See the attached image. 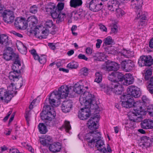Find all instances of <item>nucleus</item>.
<instances>
[{"mask_svg":"<svg viewBox=\"0 0 153 153\" xmlns=\"http://www.w3.org/2000/svg\"><path fill=\"white\" fill-rule=\"evenodd\" d=\"M69 88L67 85H62L58 91H54L51 93L49 99L45 101L43 107L42 112L40 114L42 119L45 124L49 126L53 125L52 119L56 115V113L53 106H58L60 103V99L66 98L68 97Z\"/></svg>","mask_w":153,"mask_h":153,"instance_id":"nucleus-1","label":"nucleus"},{"mask_svg":"<svg viewBox=\"0 0 153 153\" xmlns=\"http://www.w3.org/2000/svg\"><path fill=\"white\" fill-rule=\"evenodd\" d=\"M141 103L139 101L134 102V99L129 97L127 101H123L122 106L126 108H129L134 106L133 111H130L128 114L129 120L133 122H138L142 120L141 113L142 112Z\"/></svg>","mask_w":153,"mask_h":153,"instance_id":"nucleus-2","label":"nucleus"},{"mask_svg":"<svg viewBox=\"0 0 153 153\" xmlns=\"http://www.w3.org/2000/svg\"><path fill=\"white\" fill-rule=\"evenodd\" d=\"M79 102L82 105L86 107H90L91 109L97 110L98 108V103L96 101L94 96L88 92H84L79 98Z\"/></svg>","mask_w":153,"mask_h":153,"instance_id":"nucleus-3","label":"nucleus"},{"mask_svg":"<svg viewBox=\"0 0 153 153\" xmlns=\"http://www.w3.org/2000/svg\"><path fill=\"white\" fill-rule=\"evenodd\" d=\"M102 90L108 95H110L113 92L117 95L121 94L123 90L121 84L117 81L111 82L110 86L107 85H103L102 86Z\"/></svg>","mask_w":153,"mask_h":153,"instance_id":"nucleus-4","label":"nucleus"},{"mask_svg":"<svg viewBox=\"0 0 153 153\" xmlns=\"http://www.w3.org/2000/svg\"><path fill=\"white\" fill-rule=\"evenodd\" d=\"M14 60L15 61L12 66L13 71L10 72L9 75V79L13 81H18L21 77V74L22 69L19 56L18 58Z\"/></svg>","mask_w":153,"mask_h":153,"instance_id":"nucleus-5","label":"nucleus"},{"mask_svg":"<svg viewBox=\"0 0 153 153\" xmlns=\"http://www.w3.org/2000/svg\"><path fill=\"white\" fill-rule=\"evenodd\" d=\"M127 91L128 94L126 95L123 94L121 97V99L126 100H128L130 97L133 99V97L137 98L140 96V92L137 87L133 85L130 86L128 88Z\"/></svg>","mask_w":153,"mask_h":153,"instance_id":"nucleus-6","label":"nucleus"},{"mask_svg":"<svg viewBox=\"0 0 153 153\" xmlns=\"http://www.w3.org/2000/svg\"><path fill=\"white\" fill-rule=\"evenodd\" d=\"M51 15L53 19H56V22L58 24L63 21L64 18L66 17L65 13L59 11L58 10H57V7L54 6H53V10Z\"/></svg>","mask_w":153,"mask_h":153,"instance_id":"nucleus-7","label":"nucleus"},{"mask_svg":"<svg viewBox=\"0 0 153 153\" xmlns=\"http://www.w3.org/2000/svg\"><path fill=\"white\" fill-rule=\"evenodd\" d=\"M89 135L93 137V138L91 139V137L88 138L86 139L88 146L91 148L94 146V145L96 141L101 139V135L100 132L97 131H92L88 133Z\"/></svg>","mask_w":153,"mask_h":153,"instance_id":"nucleus-8","label":"nucleus"},{"mask_svg":"<svg viewBox=\"0 0 153 153\" xmlns=\"http://www.w3.org/2000/svg\"><path fill=\"white\" fill-rule=\"evenodd\" d=\"M85 5L90 10L94 12H97L103 7L102 3H98L96 0H92L89 3H86Z\"/></svg>","mask_w":153,"mask_h":153,"instance_id":"nucleus-9","label":"nucleus"},{"mask_svg":"<svg viewBox=\"0 0 153 153\" xmlns=\"http://www.w3.org/2000/svg\"><path fill=\"white\" fill-rule=\"evenodd\" d=\"M138 64L140 67L150 66L153 64V59L150 56H142L139 59Z\"/></svg>","mask_w":153,"mask_h":153,"instance_id":"nucleus-10","label":"nucleus"},{"mask_svg":"<svg viewBox=\"0 0 153 153\" xmlns=\"http://www.w3.org/2000/svg\"><path fill=\"white\" fill-rule=\"evenodd\" d=\"M119 76L118 79L119 81H123V85H126L132 84L134 81V79L132 76L130 74H126L124 76L121 73H119Z\"/></svg>","mask_w":153,"mask_h":153,"instance_id":"nucleus-11","label":"nucleus"},{"mask_svg":"<svg viewBox=\"0 0 153 153\" xmlns=\"http://www.w3.org/2000/svg\"><path fill=\"white\" fill-rule=\"evenodd\" d=\"M18 54L14 53L10 47L8 48L4 51L3 57L6 60L9 61L13 59V60L18 58Z\"/></svg>","mask_w":153,"mask_h":153,"instance_id":"nucleus-12","label":"nucleus"},{"mask_svg":"<svg viewBox=\"0 0 153 153\" xmlns=\"http://www.w3.org/2000/svg\"><path fill=\"white\" fill-rule=\"evenodd\" d=\"M3 19L7 23H11L14 21L15 16L13 11L10 10H5L3 13Z\"/></svg>","mask_w":153,"mask_h":153,"instance_id":"nucleus-13","label":"nucleus"},{"mask_svg":"<svg viewBox=\"0 0 153 153\" xmlns=\"http://www.w3.org/2000/svg\"><path fill=\"white\" fill-rule=\"evenodd\" d=\"M98 115H96L94 117H91L88 122V128L92 131L95 130L98 128V125L97 124L98 120Z\"/></svg>","mask_w":153,"mask_h":153,"instance_id":"nucleus-14","label":"nucleus"},{"mask_svg":"<svg viewBox=\"0 0 153 153\" xmlns=\"http://www.w3.org/2000/svg\"><path fill=\"white\" fill-rule=\"evenodd\" d=\"M121 68L123 70L126 72H129L134 67L133 62L130 60H124L121 62Z\"/></svg>","mask_w":153,"mask_h":153,"instance_id":"nucleus-15","label":"nucleus"},{"mask_svg":"<svg viewBox=\"0 0 153 153\" xmlns=\"http://www.w3.org/2000/svg\"><path fill=\"white\" fill-rule=\"evenodd\" d=\"M12 96L9 95L7 91L4 89H0V99L7 103L11 99Z\"/></svg>","mask_w":153,"mask_h":153,"instance_id":"nucleus-16","label":"nucleus"},{"mask_svg":"<svg viewBox=\"0 0 153 153\" xmlns=\"http://www.w3.org/2000/svg\"><path fill=\"white\" fill-rule=\"evenodd\" d=\"M81 112L78 114V117L82 120L87 119L89 116L90 111L89 107H85L81 109Z\"/></svg>","mask_w":153,"mask_h":153,"instance_id":"nucleus-17","label":"nucleus"},{"mask_svg":"<svg viewBox=\"0 0 153 153\" xmlns=\"http://www.w3.org/2000/svg\"><path fill=\"white\" fill-rule=\"evenodd\" d=\"M73 102L71 100L64 101L62 106V109L63 112L66 113L69 112L72 108Z\"/></svg>","mask_w":153,"mask_h":153,"instance_id":"nucleus-18","label":"nucleus"},{"mask_svg":"<svg viewBox=\"0 0 153 153\" xmlns=\"http://www.w3.org/2000/svg\"><path fill=\"white\" fill-rule=\"evenodd\" d=\"M131 52L129 51L123 49L118 53V58L121 60H122L125 58H128L131 56Z\"/></svg>","mask_w":153,"mask_h":153,"instance_id":"nucleus-19","label":"nucleus"},{"mask_svg":"<svg viewBox=\"0 0 153 153\" xmlns=\"http://www.w3.org/2000/svg\"><path fill=\"white\" fill-rule=\"evenodd\" d=\"M14 24L20 28H24L27 26L28 24L24 18H18L15 20Z\"/></svg>","mask_w":153,"mask_h":153,"instance_id":"nucleus-20","label":"nucleus"},{"mask_svg":"<svg viewBox=\"0 0 153 153\" xmlns=\"http://www.w3.org/2000/svg\"><path fill=\"white\" fill-rule=\"evenodd\" d=\"M140 124L141 127L143 128L149 129L153 128V121L150 120H145Z\"/></svg>","mask_w":153,"mask_h":153,"instance_id":"nucleus-21","label":"nucleus"},{"mask_svg":"<svg viewBox=\"0 0 153 153\" xmlns=\"http://www.w3.org/2000/svg\"><path fill=\"white\" fill-rule=\"evenodd\" d=\"M95 146L98 150L103 152L104 153L106 152V149L105 147L104 142L100 139L96 141Z\"/></svg>","mask_w":153,"mask_h":153,"instance_id":"nucleus-22","label":"nucleus"},{"mask_svg":"<svg viewBox=\"0 0 153 153\" xmlns=\"http://www.w3.org/2000/svg\"><path fill=\"white\" fill-rule=\"evenodd\" d=\"M61 148V144L59 142L51 144L49 147L50 151L54 152H60Z\"/></svg>","mask_w":153,"mask_h":153,"instance_id":"nucleus-23","label":"nucleus"},{"mask_svg":"<svg viewBox=\"0 0 153 153\" xmlns=\"http://www.w3.org/2000/svg\"><path fill=\"white\" fill-rule=\"evenodd\" d=\"M8 93L9 95L12 96V97L14 95H16L17 93L16 91V89L15 85L13 83H11L7 87Z\"/></svg>","mask_w":153,"mask_h":153,"instance_id":"nucleus-24","label":"nucleus"},{"mask_svg":"<svg viewBox=\"0 0 153 153\" xmlns=\"http://www.w3.org/2000/svg\"><path fill=\"white\" fill-rule=\"evenodd\" d=\"M82 4V0H71L70 2V6L74 8L81 6Z\"/></svg>","mask_w":153,"mask_h":153,"instance_id":"nucleus-25","label":"nucleus"},{"mask_svg":"<svg viewBox=\"0 0 153 153\" xmlns=\"http://www.w3.org/2000/svg\"><path fill=\"white\" fill-rule=\"evenodd\" d=\"M125 2L130 1L131 3V5L134 6V7L136 9H139L141 7L142 0H123Z\"/></svg>","mask_w":153,"mask_h":153,"instance_id":"nucleus-26","label":"nucleus"},{"mask_svg":"<svg viewBox=\"0 0 153 153\" xmlns=\"http://www.w3.org/2000/svg\"><path fill=\"white\" fill-rule=\"evenodd\" d=\"M17 47L18 50H20V52L23 54L26 53L27 49L26 47L21 42H19L16 43Z\"/></svg>","mask_w":153,"mask_h":153,"instance_id":"nucleus-27","label":"nucleus"},{"mask_svg":"<svg viewBox=\"0 0 153 153\" xmlns=\"http://www.w3.org/2000/svg\"><path fill=\"white\" fill-rule=\"evenodd\" d=\"M43 27L42 26H37L36 28V34L35 35L36 36V35L38 33H41L43 34H44L45 35H47L48 33H49V31L47 29H45V30H42V29Z\"/></svg>","mask_w":153,"mask_h":153,"instance_id":"nucleus-28","label":"nucleus"},{"mask_svg":"<svg viewBox=\"0 0 153 153\" xmlns=\"http://www.w3.org/2000/svg\"><path fill=\"white\" fill-rule=\"evenodd\" d=\"M52 140L51 136L46 135L44 140L40 141L41 144L44 146L49 145L50 143H51Z\"/></svg>","mask_w":153,"mask_h":153,"instance_id":"nucleus-29","label":"nucleus"},{"mask_svg":"<svg viewBox=\"0 0 153 153\" xmlns=\"http://www.w3.org/2000/svg\"><path fill=\"white\" fill-rule=\"evenodd\" d=\"M8 37L5 34L1 35L0 36V44L7 46L8 44Z\"/></svg>","mask_w":153,"mask_h":153,"instance_id":"nucleus-30","label":"nucleus"},{"mask_svg":"<svg viewBox=\"0 0 153 153\" xmlns=\"http://www.w3.org/2000/svg\"><path fill=\"white\" fill-rule=\"evenodd\" d=\"M141 141L143 143V145L147 147L150 146L151 144V140L149 137L146 136H143L141 138Z\"/></svg>","mask_w":153,"mask_h":153,"instance_id":"nucleus-31","label":"nucleus"},{"mask_svg":"<svg viewBox=\"0 0 153 153\" xmlns=\"http://www.w3.org/2000/svg\"><path fill=\"white\" fill-rule=\"evenodd\" d=\"M39 132L41 134H45L47 131V129L46 126L43 123H40L38 126Z\"/></svg>","mask_w":153,"mask_h":153,"instance_id":"nucleus-32","label":"nucleus"},{"mask_svg":"<svg viewBox=\"0 0 153 153\" xmlns=\"http://www.w3.org/2000/svg\"><path fill=\"white\" fill-rule=\"evenodd\" d=\"M73 90L74 92L77 94H81L83 92L82 86L80 85L76 84L74 86Z\"/></svg>","mask_w":153,"mask_h":153,"instance_id":"nucleus-33","label":"nucleus"},{"mask_svg":"<svg viewBox=\"0 0 153 153\" xmlns=\"http://www.w3.org/2000/svg\"><path fill=\"white\" fill-rule=\"evenodd\" d=\"M37 22V19L36 17L31 16L28 17L27 20V24H31L32 25L36 24Z\"/></svg>","mask_w":153,"mask_h":153,"instance_id":"nucleus-34","label":"nucleus"},{"mask_svg":"<svg viewBox=\"0 0 153 153\" xmlns=\"http://www.w3.org/2000/svg\"><path fill=\"white\" fill-rule=\"evenodd\" d=\"M119 4H118L113 3H110L108 5L107 7L108 9L111 11H114L116 9L117 7H118Z\"/></svg>","mask_w":153,"mask_h":153,"instance_id":"nucleus-35","label":"nucleus"},{"mask_svg":"<svg viewBox=\"0 0 153 153\" xmlns=\"http://www.w3.org/2000/svg\"><path fill=\"white\" fill-rule=\"evenodd\" d=\"M78 63L76 62H73L68 63L67 67L71 69L76 68L78 66Z\"/></svg>","mask_w":153,"mask_h":153,"instance_id":"nucleus-36","label":"nucleus"},{"mask_svg":"<svg viewBox=\"0 0 153 153\" xmlns=\"http://www.w3.org/2000/svg\"><path fill=\"white\" fill-rule=\"evenodd\" d=\"M149 85H148V89L151 94L153 93V76L150 79Z\"/></svg>","mask_w":153,"mask_h":153,"instance_id":"nucleus-37","label":"nucleus"},{"mask_svg":"<svg viewBox=\"0 0 153 153\" xmlns=\"http://www.w3.org/2000/svg\"><path fill=\"white\" fill-rule=\"evenodd\" d=\"M119 73H117L114 72H112L111 74H109V76L108 77V79L111 81L112 82L115 81H117L115 79L116 74H119Z\"/></svg>","mask_w":153,"mask_h":153,"instance_id":"nucleus-38","label":"nucleus"},{"mask_svg":"<svg viewBox=\"0 0 153 153\" xmlns=\"http://www.w3.org/2000/svg\"><path fill=\"white\" fill-rule=\"evenodd\" d=\"M96 78L94 81L98 83H99L102 81V76L100 72H97L95 73Z\"/></svg>","mask_w":153,"mask_h":153,"instance_id":"nucleus-39","label":"nucleus"},{"mask_svg":"<svg viewBox=\"0 0 153 153\" xmlns=\"http://www.w3.org/2000/svg\"><path fill=\"white\" fill-rule=\"evenodd\" d=\"M112 43L111 37L110 36H108L105 38L104 40V44L105 45H110Z\"/></svg>","mask_w":153,"mask_h":153,"instance_id":"nucleus-40","label":"nucleus"},{"mask_svg":"<svg viewBox=\"0 0 153 153\" xmlns=\"http://www.w3.org/2000/svg\"><path fill=\"white\" fill-rule=\"evenodd\" d=\"M89 73V70L86 67H84L82 68L80 71V73L81 75L84 76H87Z\"/></svg>","mask_w":153,"mask_h":153,"instance_id":"nucleus-41","label":"nucleus"},{"mask_svg":"<svg viewBox=\"0 0 153 153\" xmlns=\"http://www.w3.org/2000/svg\"><path fill=\"white\" fill-rule=\"evenodd\" d=\"M45 26L47 28H51L53 25L52 21L51 20H49L46 21L45 23Z\"/></svg>","mask_w":153,"mask_h":153,"instance_id":"nucleus-42","label":"nucleus"},{"mask_svg":"<svg viewBox=\"0 0 153 153\" xmlns=\"http://www.w3.org/2000/svg\"><path fill=\"white\" fill-rule=\"evenodd\" d=\"M86 14V11L82 10L79 11L77 14L79 16L80 18L85 17Z\"/></svg>","mask_w":153,"mask_h":153,"instance_id":"nucleus-43","label":"nucleus"},{"mask_svg":"<svg viewBox=\"0 0 153 153\" xmlns=\"http://www.w3.org/2000/svg\"><path fill=\"white\" fill-rule=\"evenodd\" d=\"M115 11H116L117 15V16H122L125 14L124 12L120 8L117 7Z\"/></svg>","mask_w":153,"mask_h":153,"instance_id":"nucleus-44","label":"nucleus"},{"mask_svg":"<svg viewBox=\"0 0 153 153\" xmlns=\"http://www.w3.org/2000/svg\"><path fill=\"white\" fill-rule=\"evenodd\" d=\"M105 58V56L104 53H100L97 57V59L100 61H103Z\"/></svg>","mask_w":153,"mask_h":153,"instance_id":"nucleus-45","label":"nucleus"},{"mask_svg":"<svg viewBox=\"0 0 153 153\" xmlns=\"http://www.w3.org/2000/svg\"><path fill=\"white\" fill-rule=\"evenodd\" d=\"M148 112L151 116L153 117V105H150L148 107Z\"/></svg>","mask_w":153,"mask_h":153,"instance_id":"nucleus-46","label":"nucleus"},{"mask_svg":"<svg viewBox=\"0 0 153 153\" xmlns=\"http://www.w3.org/2000/svg\"><path fill=\"white\" fill-rule=\"evenodd\" d=\"M39 61L41 64H44L46 61V56L45 55L41 56Z\"/></svg>","mask_w":153,"mask_h":153,"instance_id":"nucleus-47","label":"nucleus"},{"mask_svg":"<svg viewBox=\"0 0 153 153\" xmlns=\"http://www.w3.org/2000/svg\"><path fill=\"white\" fill-rule=\"evenodd\" d=\"M110 65L114 70V71H117L119 67L118 64L114 62H111Z\"/></svg>","mask_w":153,"mask_h":153,"instance_id":"nucleus-48","label":"nucleus"},{"mask_svg":"<svg viewBox=\"0 0 153 153\" xmlns=\"http://www.w3.org/2000/svg\"><path fill=\"white\" fill-rule=\"evenodd\" d=\"M30 11L33 13H36L37 11V8L36 5H33L30 7Z\"/></svg>","mask_w":153,"mask_h":153,"instance_id":"nucleus-49","label":"nucleus"},{"mask_svg":"<svg viewBox=\"0 0 153 153\" xmlns=\"http://www.w3.org/2000/svg\"><path fill=\"white\" fill-rule=\"evenodd\" d=\"M65 128L66 131L68 132L71 128L70 122L69 121H65Z\"/></svg>","mask_w":153,"mask_h":153,"instance_id":"nucleus-50","label":"nucleus"},{"mask_svg":"<svg viewBox=\"0 0 153 153\" xmlns=\"http://www.w3.org/2000/svg\"><path fill=\"white\" fill-rule=\"evenodd\" d=\"M64 6V4L62 3H59L57 5L58 7L57 10H58L59 11H61L63 9Z\"/></svg>","mask_w":153,"mask_h":153,"instance_id":"nucleus-51","label":"nucleus"},{"mask_svg":"<svg viewBox=\"0 0 153 153\" xmlns=\"http://www.w3.org/2000/svg\"><path fill=\"white\" fill-rule=\"evenodd\" d=\"M146 23L145 21L140 20L138 23V26L140 28L146 25Z\"/></svg>","mask_w":153,"mask_h":153,"instance_id":"nucleus-52","label":"nucleus"},{"mask_svg":"<svg viewBox=\"0 0 153 153\" xmlns=\"http://www.w3.org/2000/svg\"><path fill=\"white\" fill-rule=\"evenodd\" d=\"M9 153H20L19 151L16 149L11 148L9 149Z\"/></svg>","mask_w":153,"mask_h":153,"instance_id":"nucleus-53","label":"nucleus"},{"mask_svg":"<svg viewBox=\"0 0 153 153\" xmlns=\"http://www.w3.org/2000/svg\"><path fill=\"white\" fill-rule=\"evenodd\" d=\"M99 26L100 30L106 32L107 31V29L106 27L102 24H100Z\"/></svg>","mask_w":153,"mask_h":153,"instance_id":"nucleus-54","label":"nucleus"},{"mask_svg":"<svg viewBox=\"0 0 153 153\" xmlns=\"http://www.w3.org/2000/svg\"><path fill=\"white\" fill-rule=\"evenodd\" d=\"M78 58L80 59H83L85 61H87L88 59V58L87 57L84 55L82 54H80L78 56Z\"/></svg>","mask_w":153,"mask_h":153,"instance_id":"nucleus-55","label":"nucleus"},{"mask_svg":"<svg viewBox=\"0 0 153 153\" xmlns=\"http://www.w3.org/2000/svg\"><path fill=\"white\" fill-rule=\"evenodd\" d=\"M117 27L116 25H114L111 29V33H115L117 31Z\"/></svg>","mask_w":153,"mask_h":153,"instance_id":"nucleus-56","label":"nucleus"},{"mask_svg":"<svg viewBox=\"0 0 153 153\" xmlns=\"http://www.w3.org/2000/svg\"><path fill=\"white\" fill-rule=\"evenodd\" d=\"M89 83L87 81H85L83 83V87L87 89H88Z\"/></svg>","mask_w":153,"mask_h":153,"instance_id":"nucleus-57","label":"nucleus"},{"mask_svg":"<svg viewBox=\"0 0 153 153\" xmlns=\"http://www.w3.org/2000/svg\"><path fill=\"white\" fill-rule=\"evenodd\" d=\"M102 43V41L101 39H97V42L96 44V46L97 48H99L100 45Z\"/></svg>","mask_w":153,"mask_h":153,"instance_id":"nucleus-58","label":"nucleus"},{"mask_svg":"<svg viewBox=\"0 0 153 153\" xmlns=\"http://www.w3.org/2000/svg\"><path fill=\"white\" fill-rule=\"evenodd\" d=\"M12 33L14 35L16 36H18L20 38H22L23 37V36L21 34L19 33H17L15 31H12Z\"/></svg>","mask_w":153,"mask_h":153,"instance_id":"nucleus-59","label":"nucleus"},{"mask_svg":"<svg viewBox=\"0 0 153 153\" xmlns=\"http://www.w3.org/2000/svg\"><path fill=\"white\" fill-rule=\"evenodd\" d=\"M86 53L88 55H91L92 53V50L89 47H88L86 49Z\"/></svg>","mask_w":153,"mask_h":153,"instance_id":"nucleus-60","label":"nucleus"},{"mask_svg":"<svg viewBox=\"0 0 153 153\" xmlns=\"http://www.w3.org/2000/svg\"><path fill=\"white\" fill-rule=\"evenodd\" d=\"M142 100L143 102L147 103L149 101V100L145 96H143L142 98Z\"/></svg>","mask_w":153,"mask_h":153,"instance_id":"nucleus-61","label":"nucleus"},{"mask_svg":"<svg viewBox=\"0 0 153 153\" xmlns=\"http://www.w3.org/2000/svg\"><path fill=\"white\" fill-rule=\"evenodd\" d=\"M48 45L52 50H54L56 48L55 46L53 43H49Z\"/></svg>","mask_w":153,"mask_h":153,"instance_id":"nucleus-62","label":"nucleus"},{"mask_svg":"<svg viewBox=\"0 0 153 153\" xmlns=\"http://www.w3.org/2000/svg\"><path fill=\"white\" fill-rule=\"evenodd\" d=\"M26 148L32 153L34 152V150L32 148L31 146L28 145Z\"/></svg>","mask_w":153,"mask_h":153,"instance_id":"nucleus-63","label":"nucleus"},{"mask_svg":"<svg viewBox=\"0 0 153 153\" xmlns=\"http://www.w3.org/2000/svg\"><path fill=\"white\" fill-rule=\"evenodd\" d=\"M149 46L151 48H153V38L151 39L149 42Z\"/></svg>","mask_w":153,"mask_h":153,"instance_id":"nucleus-64","label":"nucleus"}]
</instances>
